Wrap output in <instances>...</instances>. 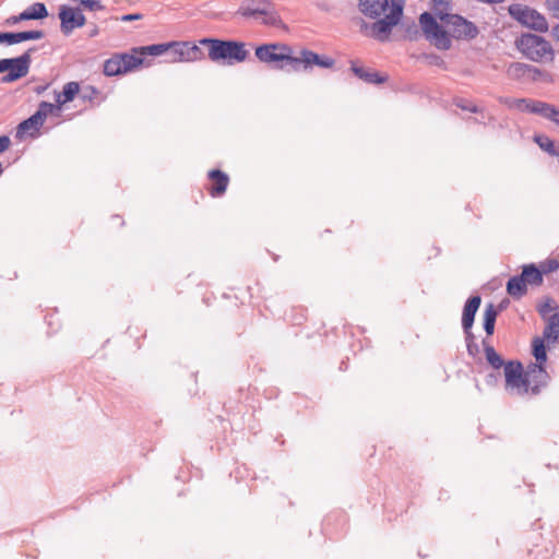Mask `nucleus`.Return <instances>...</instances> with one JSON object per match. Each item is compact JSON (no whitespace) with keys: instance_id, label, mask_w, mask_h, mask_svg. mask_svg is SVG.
Returning a JSON list of instances; mask_svg holds the SVG:
<instances>
[{"instance_id":"obj_49","label":"nucleus","mask_w":559,"mask_h":559,"mask_svg":"<svg viewBox=\"0 0 559 559\" xmlns=\"http://www.w3.org/2000/svg\"><path fill=\"white\" fill-rule=\"evenodd\" d=\"M468 352L472 354V350H474V347H472L471 344L467 345Z\"/></svg>"},{"instance_id":"obj_16","label":"nucleus","mask_w":559,"mask_h":559,"mask_svg":"<svg viewBox=\"0 0 559 559\" xmlns=\"http://www.w3.org/2000/svg\"><path fill=\"white\" fill-rule=\"evenodd\" d=\"M480 302H481V299L479 296H473L466 301V304L464 306L463 316H462V326L466 334L467 341L473 338L471 329L473 326L474 318H475V314L480 306Z\"/></svg>"},{"instance_id":"obj_38","label":"nucleus","mask_w":559,"mask_h":559,"mask_svg":"<svg viewBox=\"0 0 559 559\" xmlns=\"http://www.w3.org/2000/svg\"><path fill=\"white\" fill-rule=\"evenodd\" d=\"M454 104L461 108L462 110L471 111V112H481V109L473 104L472 102L465 100V99H455Z\"/></svg>"},{"instance_id":"obj_24","label":"nucleus","mask_w":559,"mask_h":559,"mask_svg":"<svg viewBox=\"0 0 559 559\" xmlns=\"http://www.w3.org/2000/svg\"><path fill=\"white\" fill-rule=\"evenodd\" d=\"M544 7L551 19L558 20L551 27V35L559 41V0H545Z\"/></svg>"},{"instance_id":"obj_7","label":"nucleus","mask_w":559,"mask_h":559,"mask_svg":"<svg viewBox=\"0 0 559 559\" xmlns=\"http://www.w3.org/2000/svg\"><path fill=\"white\" fill-rule=\"evenodd\" d=\"M420 27L425 38L440 50L451 48L452 41L448 34V28L443 23L439 24L436 17L428 12H424L419 16Z\"/></svg>"},{"instance_id":"obj_28","label":"nucleus","mask_w":559,"mask_h":559,"mask_svg":"<svg viewBox=\"0 0 559 559\" xmlns=\"http://www.w3.org/2000/svg\"><path fill=\"white\" fill-rule=\"evenodd\" d=\"M169 50V43L168 44H155L150 46H143L135 48V51L144 57L146 56H162Z\"/></svg>"},{"instance_id":"obj_43","label":"nucleus","mask_w":559,"mask_h":559,"mask_svg":"<svg viewBox=\"0 0 559 559\" xmlns=\"http://www.w3.org/2000/svg\"><path fill=\"white\" fill-rule=\"evenodd\" d=\"M543 320L546 322V324L559 325V311L556 313H552L547 319H543Z\"/></svg>"},{"instance_id":"obj_51","label":"nucleus","mask_w":559,"mask_h":559,"mask_svg":"<svg viewBox=\"0 0 559 559\" xmlns=\"http://www.w3.org/2000/svg\"><path fill=\"white\" fill-rule=\"evenodd\" d=\"M115 2H116V3H118V2H119V0H115Z\"/></svg>"},{"instance_id":"obj_15","label":"nucleus","mask_w":559,"mask_h":559,"mask_svg":"<svg viewBox=\"0 0 559 559\" xmlns=\"http://www.w3.org/2000/svg\"><path fill=\"white\" fill-rule=\"evenodd\" d=\"M297 63H295V71L298 72L301 69L308 70L313 66H318L320 68L330 69L334 66L335 60L328 57L318 55L311 50L302 49L299 52V56L296 57Z\"/></svg>"},{"instance_id":"obj_17","label":"nucleus","mask_w":559,"mask_h":559,"mask_svg":"<svg viewBox=\"0 0 559 559\" xmlns=\"http://www.w3.org/2000/svg\"><path fill=\"white\" fill-rule=\"evenodd\" d=\"M209 179L212 181L209 189L212 197H219L225 193L229 183V177L225 173L213 169L209 173Z\"/></svg>"},{"instance_id":"obj_46","label":"nucleus","mask_w":559,"mask_h":559,"mask_svg":"<svg viewBox=\"0 0 559 559\" xmlns=\"http://www.w3.org/2000/svg\"><path fill=\"white\" fill-rule=\"evenodd\" d=\"M532 379L535 380L537 382V384L539 385V388H540V386L546 384V379L547 378H542L538 374H536V376H533Z\"/></svg>"},{"instance_id":"obj_11","label":"nucleus","mask_w":559,"mask_h":559,"mask_svg":"<svg viewBox=\"0 0 559 559\" xmlns=\"http://www.w3.org/2000/svg\"><path fill=\"white\" fill-rule=\"evenodd\" d=\"M441 23L448 28L449 37L455 39L471 40L478 35L477 26L459 14L441 16Z\"/></svg>"},{"instance_id":"obj_42","label":"nucleus","mask_w":559,"mask_h":559,"mask_svg":"<svg viewBox=\"0 0 559 559\" xmlns=\"http://www.w3.org/2000/svg\"><path fill=\"white\" fill-rule=\"evenodd\" d=\"M142 17H143V15L140 14V13L126 14V15H122L120 17V21H122V22H132V21L141 20Z\"/></svg>"},{"instance_id":"obj_3","label":"nucleus","mask_w":559,"mask_h":559,"mask_svg":"<svg viewBox=\"0 0 559 559\" xmlns=\"http://www.w3.org/2000/svg\"><path fill=\"white\" fill-rule=\"evenodd\" d=\"M255 58L275 70H284L287 66L295 71L296 56L293 48L283 43L262 44L255 47Z\"/></svg>"},{"instance_id":"obj_40","label":"nucleus","mask_w":559,"mask_h":559,"mask_svg":"<svg viewBox=\"0 0 559 559\" xmlns=\"http://www.w3.org/2000/svg\"><path fill=\"white\" fill-rule=\"evenodd\" d=\"M559 267V263L557 260H547L539 265V270L542 271V274H548L550 272L556 271Z\"/></svg>"},{"instance_id":"obj_33","label":"nucleus","mask_w":559,"mask_h":559,"mask_svg":"<svg viewBox=\"0 0 559 559\" xmlns=\"http://www.w3.org/2000/svg\"><path fill=\"white\" fill-rule=\"evenodd\" d=\"M485 355H486L487 361L491 365L492 368L499 369L503 366L502 358L500 357L499 354H497L495 348L491 347L490 345L485 344Z\"/></svg>"},{"instance_id":"obj_2","label":"nucleus","mask_w":559,"mask_h":559,"mask_svg":"<svg viewBox=\"0 0 559 559\" xmlns=\"http://www.w3.org/2000/svg\"><path fill=\"white\" fill-rule=\"evenodd\" d=\"M199 44L207 48V57L215 63L223 62L231 66L245 62L249 57L247 44L243 41L202 38Z\"/></svg>"},{"instance_id":"obj_26","label":"nucleus","mask_w":559,"mask_h":559,"mask_svg":"<svg viewBox=\"0 0 559 559\" xmlns=\"http://www.w3.org/2000/svg\"><path fill=\"white\" fill-rule=\"evenodd\" d=\"M534 141L538 146L551 156H559V144L547 135H536Z\"/></svg>"},{"instance_id":"obj_20","label":"nucleus","mask_w":559,"mask_h":559,"mask_svg":"<svg viewBox=\"0 0 559 559\" xmlns=\"http://www.w3.org/2000/svg\"><path fill=\"white\" fill-rule=\"evenodd\" d=\"M80 92V85L78 82H69L63 86L61 93H56V103L57 108L61 109V107L74 99L76 94Z\"/></svg>"},{"instance_id":"obj_21","label":"nucleus","mask_w":559,"mask_h":559,"mask_svg":"<svg viewBox=\"0 0 559 559\" xmlns=\"http://www.w3.org/2000/svg\"><path fill=\"white\" fill-rule=\"evenodd\" d=\"M528 64L522 62H512L507 67V76L520 83H527Z\"/></svg>"},{"instance_id":"obj_4","label":"nucleus","mask_w":559,"mask_h":559,"mask_svg":"<svg viewBox=\"0 0 559 559\" xmlns=\"http://www.w3.org/2000/svg\"><path fill=\"white\" fill-rule=\"evenodd\" d=\"M518 50L533 62L546 63L555 59V50L546 38L532 34H522L515 40Z\"/></svg>"},{"instance_id":"obj_29","label":"nucleus","mask_w":559,"mask_h":559,"mask_svg":"<svg viewBox=\"0 0 559 559\" xmlns=\"http://www.w3.org/2000/svg\"><path fill=\"white\" fill-rule=\"evenodd\" d=\"M44 124V121L37 118V116L34 114L26 120L22 121L16 131L17 136H22L24 133L28 132L29 130H33L37 132L39 128Z\"/></svg>"},{"instance_id":"obj_18","label":"nucleus","mask_w":559,"mask_h":559,"mask_svg":"<svg viewBox=\"0 0 559 559\" xmlns=\"http://www.w3.org/2000/svg\"><path fill=\"white\" fill-rule=\"evenodd\" d=\"M360 11L370 17L380 16L386 10L390 11L389 0H360Z\"/></svg>"},{"instance_id":"obj_50","label":"nucleus","mask_w":559,"mask_h":559,"mask_svg":"<svg viewBox=\"0 0 559 559\" xmlns=\"http://www.w3.org/2000/svg\"><path fill=\"white\" fill-rule=\"evenodd\" d=\"M44 90H45V87H38L36 91L39 92V91H44Z\"/></svg>"},{"instance_id":"obj_12","label":"nucleus","mask_w":559,"mask_h":559,"mask_svg":"<svg viewBox=\"0 0 559 559\" xmlns=\"http://www.w3.org/2000/svg\"><path fill=\"white\" fill-rule=\"evenodd\" d=\"M170 62H192L204 58V53L199 45L189 41L169 43Z\"/></svg>"},{"instance_id":"obj_35","label":"nucleus","mask_w":559,"mask_h":559,"mask_svg":"<svg viewBox=\"0 0 559 559\" xmlns=\"http://www.w3.org/2000/svg\"><path fill=\"white\" fill-rule=\"evenodd\" d=\"M433 4L435 15L441 21V16L450 15V4L452 0H431Z\"/></svg>"},{"instance_id":"obj_27","label":"nucleus","mask_w":559,"mask_h":559,"mask_svg":"<svg viewBox=\"0 0 559 559\" xmlns=\"http://www.w3.org/2000/svg\"><path fill=\"white\" fill-rule=\"evenodd\" d=\"M546 340L542 337H535L533 340V355L537 361L535 366H540L543 368L544 364L547 360V353H546V346H545Z\"/></svg>"},{"instance_id":"obj_31","label":"nucleus","mask_w":559,"mask_h":559,"mask_svg":"<svg viewBox=\"0 0 559 559\" xmlns=\"http://www.w3.org/2000/svg\"><path fill=\"white\" fill-rule=\"evenodd\" d=\"M551 81H552V76L548 71L528 64L527 83L528 82L549 83Z\"/></svg>"},{"instance_id":"obj_30","label":"nucleus","mask_w":559,"mask_h":559,"mask_svg":"<svg viewBox=\"0 0 559 559\" xmlns=\"http://www.w3.org/2000/svg\"><path fill=\"white\" fill-rule=\"evenodd\" d=\"M497 316L498 311L495 306L492 304H488L484 311V329L488 335L493 333Z\"/></svg>"},{"instance_id":"obj_10","label":"nucleus","mask_w":559,"mask_h":559,"mask_svg":"<svg viewBox=\"0 0 559 559\" xmlns=\"http://www.w3.org/2000/svg\"><path fill=\"white\" fill-rule=\"evenodd\" d=\"M237 14L243 17H254L269 26H278L282 22L280 15L270 10L263 0H243L237 10Z\"/></svg>"},{"instance_id":"obj_45","label":"nucleus","mask_w":559,"mask_h":559,"mask_svg":"<svg viewBox=\"0 0 559 559\" xmlns=\"http://www.w3.org/2000/svg\"><path fill=\"white\" fill-rule=\"evenodd\" d=\"M84 91H88L90 92V94H84L83 95V98H88V99H91L92 96L97 93V90L95 87H93V86H88Z\"/></svg>"},{"instance_id":"obj_36","label":"nucleus","mask_w":559,"mask_h":559,"mask_svg":"<svg viewBox=\"0 0 559 559\" xmlns=\"http://www.w3.org/2000/svg\"><path fill=\"white\" fill-rule=\"evenodd\" d=\"M55 110H59L57 108V105H53V104H50V103H47V102H41L39 104L38 109L35 112V115L37 116L38 119H40L41 121L45 122L46 118L49 115H51Z\"/></svg>"},{"instance_id":"obj_41","label":"nucleus","mask_w":559,"mask_h":559,"mask_svg":"<svg viewBox=\"0 0 559 559\" xmlns=\"http://www.w3.org/2000/svg\"><path fill=\"white\" fill-rule=\"evenodd\" d=\"M11 140L8 135L0 136V153H3L9 148Z\"/></svg>"},{"instance_id":"obj_14","label":"nucleus","mask_w":559,"mask_h":559,"mask_svg":"<svg viewBox=\"0 0 559 559\" xmlns=\"http://www.w3.org/2000/svg\"><path fill=\"white\" fill-rule=\"evenodd\" d=\"M59 19L61 21V32L64 35H70L74 28L82 27L86 23V19L80 7L72 8L62 5L59 11Z\"/></svg>"},{"instance_id":"obj_19","label":"nucleus","mask_w":559,"mask_h":559,"mask_svg":"<svg viewBox=\"0 0 559 559\" xmlns=\"http://www.w3.org/2000/svg\"><path fill=\"white\" fill-rule=\"evenodd\" d=\"M350 69L357 78L365 81L366 83L381 84L386 80L385 76L380 75L378 72L370 71L369 69L360 67L356 62H352Z\"/></svg>"},{"instance_id":"obj_9","label":"nucleus","mask_w":559,"mask_h":559,"mask_svg":"<svg viewBox=\"0 0 559 559\" xmlns=\"http://www.w3.org/2000/svg\"><path fill=\"white\" fill-rule=\"evenodd\" d=\"M35 50V48H29L20 57L1 59L0 73L8 71V73L1 78V82L11 83L24 78L29 71L32 52Z\"/></svg>"},{"instance_id":"obj_48","label":"nucleus","mask_w":559,"mask_h":559,"mask_svg":"<svg viewBox=\"0 0 559 559\" xmlns=\"http://www.w3.org/2000/svg\"><path fill=\"white\" fill-rule=\"evenodd\" d=\"M468 352L472 354V350H474V347H472L471 344L467 345Z\"/></svg>"},{"instance_id":"obj_23","label":"nucleus","mask_w":559,"mask_h":559,"mask_svg":"<svg viewBox=\"0 0 559 559\" xmlns=\"http://www.w3.org/2000/svg\"><path fill=\"white\" fill-rule=\"evenodd\" d=\"M118 56L121 60L124 73L134 70L143 63V58L135 51V48H133L130 53H121Z\"/></svg>"},{"instance_id":"obj_8","label":"nucleus","mask_w":559,"mask_h":559,"mask_svg":"<svg viewBox=\"0 0 559 559\" xmlns=\"http://www.w3.org/2000/svg\"><path fill=\"white\" fill-rule=\"evenodd\" d=\"M508 12L513 20L535 32L546 33L549 29V24L546 17L537 10L527 5L513 3L509 5Z\"/></svg>"},{"instance_id":"obj_47","label":"nucleus","mask_w":559,"mask_h":559,"mask_svg":"<svg viewBox=\"0 0 559 559\" xmlns=\"http://www.w3.org/2000/svg\"><path fill=\"white\" fill-rule=\"evenodd\" d=\"M97 34H98V28L95 26V27H94V29H92V32H91L90 36H91V37H94V36H96Z\"/></svg>"},{"instance_id":"obj_39","label":"nucleus","mask_w":559,"mask_h":559,"mask_svg":"<svg viewBox=\"0 0 559 559\" xmlns=\"http://www.w3.org/2000/svg\"><path fill=\"white\" fill-rule=\"evenodd\" d=\"M44 36H45V33L39 29L25 31V32H21V41L37 40V39H41Z\"/></svg>"},{"instance_id":"obj_25","label":"nucleus","mask_w":559,"mask_h":559,"mask_svg":"<svg viewBox=\"0 0 559 559\" xmlns=\"http://www.w3.org/2000/svg\"><path fill=\"white\" fill-rule=\"evenodd\" d=\"M537 311L542 319H547L552 313L559 312V305L551 297H544L537 305Z\"/></svg>"},{"instance_id":"obj_13","label":"nucleus","mask_w":559,"mask_h":559,"mask_svg":"<svg viewBox=\"0 0 559 559\" xmlns=\"http://www.w3.org/2000/svg\"><path fill=\"white\" fill-rule=\"evenodd\" d=\"M401 15L402 7L393 2L390 7V12L385 14L384 19L378 20L372 24L371 31L373 36L379 40H384L391 33L392 27L399 23Z\"/></svg>"},{"instance_id":"obj_37","label":"nucleus","mask_w":559,"mask_h":559,"mask_svg":"<svg viewBox=\"0 0 559 559\" xmlns=\"http://www.w3.org/2000/svg\"><path fill=\"white\" fill-rule=\"evenodd\" d=\"M21 41V32L19 33H0V44L14 45Z\"/></svg>"},{"instance_id":"obj_6","label":"nucleus","mask_w":559,"mask_h":559,"mask_svg":"<svg viewBox=\"0 0 559 559\" xmlns=\"http://www.w3.org/2000/svg\"><path fill=\"white\" fill-rule=\"evenodd\" d=\"M544 282L542 271L534 264H525L522 266L520 275L511 277L507 283L508 294L520 299L527 293V285L540 286Z\"/></svg>"},{"instance_id":"obj_22","label":"nucleus","mask_w":559,"mask_h":559,"mask_svg":"<svg viewBox=\"0 0 559 559\" xmlns=\"http://www.w3.org/2000/svg\"><path fill=\"white\" fill-rule=\"evenodd\" d=\"M48 16V11L43 2H35L29 5L26 10L20 13V19L24 21L28 20H41Z\"/></svg>"},{"instance_id":"obj_44","label":"nucleus","mask_w":559,"mask_h":559,"mask_svg":"<svg viewBox=\"0 0 559 559\" xmlns=\"http://www.w3.org/2000/svg\"><path fill=\"white\" fill-rule=\"evenodd\" d=\"M24 21L23 19H20V14L19 15H12L10 17L7 19L5 21V24L8 25H15L20 22Z\"/></svg>"},{"instance_id":"obj_32","label":"nucleus","mask_w":559,"mask_h":559,"mask_svg":"<svg viewBox=\"0 0 559 559\" xmlns=\"http://www.w3.org/2000/svg\"><path fill=\"white\" fill-rule=\"evenodd\" d=\"M104 73L107 76L120 75L124 73L121 60L118 55H115L112 58L105 61Z\"/></svg>"},{"instance_id":"obj_5","label":"nucleus","mask_w":559,"mask_h":559,"mask_svg":"<svg viewBox=\"0 0 559 559\" xmlns=\"http://www.w3.org/2000/svg\"><path fill=\"white\" fill-rule=\"evenodd\" d=\"M500 103L507 105L511 109L538 115L551 121L556 127L559 128V108L550 103L531 98L510 97H501Z\"/></svg>"},{"instance_id":"obj_34","label":"nucleus","mask_w":559,"mask_h":559,"mask_svg":"<svg viewBox=\"0 0 559 559\" xmlns=\"http://www.w3.org/2000/svg\"><path fill=\"white\" fill-rule=\"evenodd\" d=\"M548 345L559 342V325L546 324L543 331V337Z\"/></svg>"},{"instance_id":"obj_1","label":"nucleus","mask_w":559,"mask_h":559,"mask_svg":"<svg viewBox=\"0 0 559 559\" xmlns=\"http://www.w3.org/2000/svg\"><path fill=\"white\" fill-rule=\"evenodd\" d=\"M538 374L542 378H547L545 368L540 366H533L525 374H523V367L520 362L509 361L504 365L506 389L511 394L523 396L528 394H537L539 385L533 376Z\"/></svg>"}]
</instances>
